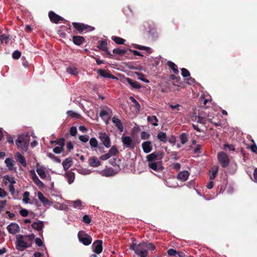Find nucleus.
Wrapping results in <instances>:
<instances>
[{"label":"nucleus","instance_id":"nucleus-1","mask_svg":"<svg viewBox=\"0 0 257 257\" xmlns=\"http://www.w3.org/2000/svg\"><path fill=\"white\" fill-rule=\"evenodd\" d=\"M164 156V153L162 151H156L148 155L147 160L149 163V167L155 171H162L164 169L162 164V159Z\"/></svg>","mask_w":257,"mask_h":257},{"label":"nucleus","instance_id":"nucleus-2","mask_svg":"<svg viewBox=\"0 0 257 257\" xmlns=\"http://www.w3.org/2000/svg\"><path fill=\"white\" fill-rule=\"evenodd\" d=\"M146 243L145 242H141L139 244L133 243L130 247V248L135 251L136 254L140 257H147L148 252L145 249Z\"/></svg>","mask_w":257,"mask_h":257},{"label":"nucleus","instance_id":"nucleus-3","mask_svg":"<svg viewBox=\"0 0 257 257\" xmlns=\"http://www.w3.org/2000/svg\"><path fill=\"white\" fill-rule=\"evenodd\" d=\"M30 137L28 135L22 134L18 137L16 141L17 146L24 151H27L28 148Z\"/></svg>","mask_w":257,"mask_h":257},{"label":"nucleus","instance_id":"nucleus-4","mask_svg":"<svg viewBox=\"0 0 257 257\" xmlns=\"http://www.w3.org/2000/svg\"><path fill=\"white\" fill-rule=\"evenodd\" d=\"M72 25L74 28L80 34H82L84 31L88 32L91 31L94 29V28L91 27L90 26L85 25L83 23L73 22L72 23Z\"/></svg>","mask_w":257,"mask_h":257},{"label":"nucleus","instance_id":"nucleus-5","mask_svg":"<svg viewBox=\"0 0 257 257\" xmlns=\"http://www.w3.org/2000/svg\"><path fill=\"white\" fill-rule=\"evenodd\" d=\"M219 163L223 168H226L228 166L229 160L227 155L223 152H219L217 155Z\"/></svg>","mask_w":257,"mask_h":257},{"label":"nucleus","instance_id":"nucleus-6","mask_svg":"<svg viewBox=\"0 0 257 257\" xmlns=\"http://www.w3.org/2000/svg\"><path fill=\"white\" fill-rule=\"evenodd\" d=\"M78 237L79 241L85 245H88L92 242L91 237L85 234L83 231H80L78 233Z\"/></svg>","mask_w":257,"mask_h":257},{"label":"nucleus","instance_id":"nucleus-7","mask_svg":"<svg viewBox=\"0 0 257 257\" xmlns=\"http://www.w3.org/2000/svg\"><path fill=\"white\" fill-rule=\"evenodd\" d=\"M99 139L103 144V145L106 148H108L111 146V142L109 136L105 133L100 132L98 133Z\"/></svg>","mask_w":257,"mask_h":257},{"label":"nucleus","instance_id":"nucleus-8","mask_svg":"<svg viewBox=\"0 0 257 257\" xmlns=\"http://www.w3.org/2000/svg\"><path fill=\"white\" fill-rule=\"evenodd\" d=\"M24 237V235L20 234L17 238V248L21 251L24 250L29 246L27 243L23 240Z\"/></svg>","mask_w":257,"mask_h":257},{"label":"nucleus","instance_id":"nucleus-9","mask_svg":"<svg viewBox=\"0 0 257 257\" xmlns=\"http://www.w3.org/2000/svg\"><path fill=\"white\" fill-rule=\"evenodd\" d=\"M107 45V43L106 41L103 40L99 41V45L97 47L99 50L104 51L108 55L109 58H112L113 55L109 51Z\"/></svg>","mask_w":257,"mask_h":257},{"label":"nucleus","instance_id":"nucleus-10","mask_svg":"<svg viewBox=\"0 0 257 257\" xmlns=\"http://www.w3.org/2000/svg\"><path fill=\"white\" fill-rule=\"evenodd\" d=\"M93 251L99 254L102 250V241L101 240H95L92 245Z\"/></svg>","mask_w":257,"mask_h":257},{"label":"nucleus","instance_id":"nucleus-11","mask_svg":"<svg viewBox=\"0 0 257 257\" xmlns=\"http://www.w3.org/2000/svg\"><path fill=\"white\" fill-rule=\"evenodd\" d=\"M121 139L123 145L124 147L132 149L134 148L135 146L133 144V140L130 137H122Z\"/></svg>","mask_w":257,"mask_h":257},{"label":"nucleus","instance_id":"nucleus-12","mask_svg":"<svg viewBox=\"0 0 257 257\" xmlns=\"http://www.w3.org/2000/svg\"><path fill=\"white\" fill-rule=\"evenodd\" d=\"M7 229L9 232L12 234H15L20 230L19 225L16 223H11L7 227Z\"/></svg>","mask_w":257,"mask_h":257},{"label":"nucleus","instance_id":"nucleus-13","mask_svg":"<svg viewBox=\"0 0 257 257\" xmlns=\"http://www.w3.org/2000/svg\"><path fill=\"white\" fill-rule=\"evenodd\" d=\"M49 17L50 21L55 24L58 23L60 21H64V19L61 16L58 15L53 11H50L49 13Z\"/></svg>","mask_w":257,"mask_h":257},{"label":"nucleus","instance_id":"nucleus-14","mask_svg":"<svg viewBox=\"0 0 257 257\" xmlns=\"http://www.w3.org/2000/svg\"><path fill=\"white\" fill-rule=\"evenodd\" d=\"M97 73L104 78H112L114 79L115 77L110 73L108 70H105L103 69H98L97 70Z\"/></svg>","mask_w":257,"mask_h":257},{"label":"nucleus","instance_id":"nucleus-15","mask_svg":"<svg viewBox=\"0 0 257 257\" xmlns=\"http://www.w3.org/2000/svg\"><path fill=\"white\" fill-rule=\"evenodd\" d=\"M72 41L76 45L80 46L85 42V39L81 36H74L72 37Z\"/></svg>","mask_w":257,"mask_h":257},{"label":"nucleus","instance_id":"nucleus-16","mask_svg":"<svg viewBox=\"0 0 257 257\" xmlns=\"http://www.w3.org/2000/svg\"><path fill=\"white\" fill-rule=\"evenodd\" d=\"M142 149L145 153H149L152 150V146L150 141H146L142 145Z\"/></svg>","mask_w":257,"mask_h":257},{"label":"nucleus","instance_id":"nucleus-17","mask_svg":"<svg viewBox=\"0 0 257 257\" xmlns=\"http://www.w3.org/2000/svg\"><path fill=\"white\" fill-rule=\"evenodd\" d=\"M126 80L133 88L138 89L142 87V85L140 83L137 81L132 79L130 78H126Z\"/></svg>","mask_w":257,"mask_h":257},{"label":"nucleus","instance_id":"nucleus-18","mask_svg":"<svg viewBox=\"0 0 257 257\" xmlns=\"http://www.w3.org/2000/svg\"><path fill=\"white\" fill-rule=\"evenodd\" d=\"M32 178L34 182L39 187L42 188L45 187L44 184L39 179L35 173L33 172Z\"/></svg>","mask_w":257,"mask_h":257},{"label":"nucleus","instance_id":"nucleus-19","mask_svg":"<svg viewBox=\"0 0 257 257\" xmlns=\"http://www.w3.org/2000/svg\"><path fill=\"white\" fill-rule=\"evenodd\" d=\"M7 167L10 171H16V168L14 167V161L10 158H7L5 161Z\"/></svg>","mask_w":257,"mask_h":257},{"label":"nucleus","instance_id":"nucleus-20","mask_svg":"<svg viewBox=\"0 0 257 257\" xmlns=\"http://www.w3.org/2000/svg\"><path fill=\"white\" fill-rule=\"evenodd\" d=\"M189 176V173L187 171L180 172L177 175V179L183 182L186 181Z\"/></svg>","mask_w":257,"mask_h":257},{"label":"nucleus","instance_id":"nucleus-21","mask_svg":"<svg viewBox=\"0 0 257 257\" xmlns=\"http://www.w3.org/2000/svg\"><path fill=\"white\" fill-rule=\"evenodd\" d=\"M112 121L114 123L115 126L118 130L122 132L123 131V127L120 120L116 117H113L112 118Z\"/></svg>","mask_w":257,"mask_h":257},{"label":"nucleus","instance_id":"nucleus-22","mask_svg":"<svg viewBox=\"0 0 257 257\" xmlns=\"http://www.w3.org/2000/svg\"><path fill=\"white\" fill-rule=\"evenodd\" d=\"M89 166L93 167H98L100 165V162L95 157H91L89 159Z\"/></svg>","mask_w":257,"mask_h":257},{"label":"nucleus","instance_id":"nucleus-23","mask_svg":"<svg viewBox=\"0 0 257 257\" xmlns=\"http://www.w3.org/2000/svg\"><path fill=\"white\" fill-rule=\"evenodd\" d=\"M17 161L24 167L27 166V162L25 158L20 153H17Z\"/></svg>","mask_w":257,"mask_h":257},{"label":"nucleus","instance_id":"nucleus-24","mask_svg":"<svg viewBox=\"0 0 257 257\" xmlns=\"http://www.w3.org/2000/svg\"><path fill=\"white\" fill-rule=\"evenodd\" d=\"M38 197L44 205H47L50 204V201L44 196L41 192H38Z\"/></svg>","mask_w":257,"mask_h":257},{"label":"nucleus","instance_id":"nucleus-25","mask_svg":"<svg viewBox=\"0 0 257 257\" xmlns=\"http://www.w3.org/2000/svg\"><path fill=\"white\" fill-rule=\"evenodd\" d=\"M31 226L34 229L38 231H41L44 227V223L42 221H39V222H34Z\"/></svg>","mask_w":257,"mask_h":257},{"label":"nucleus","instance_id":"nucleus-26","mask_svg":"<svg viewBox=\"0 0 257 257\" xmlns=\"http://www.w3.org/2000/svg\"><path fill=\"white\" fill-rule=\"evenodd\" d=\"M65 177L69 184L72 183L75 179V174L72 172H67L65 174Z\"/></svg>","mask_w":257,"mask_h":257},{"label":"nucleus","instance_id":"nucleus-27","mask_svg":"<svg viewBox=\"0 0 257 257\" xmlns=\"http://www.w3.org/2000/svg\"><path fill=\"white\" fill-rule=\"evenodd\" d=\"M72 159L71 158H66L62 163L64 170H68L72 166Z\"/></svg>","mask_w":257,"mask_h":257},{"label":"nucleus","instance_id":"nucleus-28","mask_svg":"<svg viewBox=\"0 0 257 257\" xmlns=\"http://www.w3.org/2000/svg\"><path fill=\"white\" fill-rule=\"evenodd\" d=\"M104 176L106 177L113 176L115 175L116 173L114 172L113 169L111 168H106L103 171Z\"/></svg>","mask_w":257,"mask_h":257},{"label":"nucleus","instance_id":"nucleus-29","mask_svg":"<svg viewBox=\"0 0 257 257\" xmlns=\"http://www.w3.org/2000/svg\"><path fill=\"white\" fill-rule=\"evenodd\" d=\"M157 138L163 143H166L167 142L166 134L163 132H160L158 134Z\"/></svg>","mask_w":257,"mask_h":257},{"label":"nucleus","instance_id":"nucleus-30","mask_svg":"<svg viewBox=\"0 0 257 257\" xmlns=\"http://www.w3.org/2000/svg\"><path fill=\"white\" fill-rule=\"evenodd\" d=\"M147 120L148 122L151 123L153 126H156L158 125V119L157 117L155 115L148 116L147 117Z\"/></svg>","mask_w":257,"mask_h":257},{"label":"nucleus","instance_id":"nucleus-31","mask_svg":"<svg viewBox=\"0 0 257 257\" xmlns=\"http://www.w3.org/2000/svg\"><path fill=\"white\" fill-rule=\"evenodd\" d=\"M0 41L2 43H5L8 45L11 41L10 36L6 34H3L0 35Z\"/></svg>","mask_w":257,"mask_h":257},{"label":"nucleus","instance_id":"nucleus-32","mask_svg":"<svg viewBox=\"0 0 257 257\" xmlns=\"http://www.w3.org/2000/svg\"><path fill=\"white\" fill-rule=\"evenodd\" d=\"M167 65L173 71L175 74H177L179 73L177 65L172 61H168Z\"/></svg>","mask_w":257,"mask_h":257},{"label":"nucleus","instance_id":"nucleus-33","mask_svg":"<svg viewBox=\"0 0 257 257\" xmlns=\"http://www.w3.org/2000/svg\"><path fill=\"white\" fill-rule=\"evenodd\" d=\"M206 116L202 115V111H199L198 113V119L197 120V122L198 123L201 124H205L206 123Z\"/></svg>","mask_w":257,"mask_h":257},{"label":"nucleus","instance_id":"nucleus-34","mask_svg":"<svg viewBox=\"0 0 257 257\" xmlns=\"http://www.w3.org/2000/svg\"><path fill=\"white\" fill-rule=\"evenodd\" d=\"M127 51V49H120L119 48H115L113 50L112 52L114 54L122 56L125 54Z\"/></svg>","mask_w":257,"mask_h":257},{"label":"nucleus","instance_id":"nucleus-35","mask_svg":"<svg viewBox=\"0 0 257 257\" xmlns=\"http://www.w3.org/2000/svg\"><path fill=\"white\" fill-rule=\"evenodd\" d=\"M111 39L116 44L118 45L123 44L125 41V40L117 37V36H112L111 37Z\"/></svg>","mask_w":257,"mask_h":257},{"label":"nucleus","instance_id":"nucleus-36","mask_svg":"<svg viewBox=\"0 0 257 257\" xmlns=\"http://www.w3.org/2000/svg\"><path fill=\"white\" fill-rule=\"evenodd\" d=\"M134 47L136 49L141 50H146L147 51L148 53H151L152 50L151 49L150 47L141 46L138 44H135L134 46Z\"/></svg>","mask_w":257,"mask_h":257},{"label":"nucleus","instance_id":"nucleus-37","mask_svg":"<svg viewBox=\"0 0 257 257\" xmlns=\"http://www.w3.org/2000/svg\"><path fill=\"white\" fill-rule=\"evenodd\" d=\"M180 140L182 144H185L188 141V135L186 133H183L180 136Z\"/></svg>","mask_w":257,"mask_h":257},{"label":"nucleus","instance_id":"nucleus-38","mask_svg":"<svg viewBox=\"0 0 257 257\" xmlns=\"http://www.w3.org/2000/svg\"><path fill=\"white\" fill-rule=\"evenodd\" d=\"M108 153L109 154L111 157L116 156L118 153V151L116 146H113L111 147Z\"/></svg>","mask_w":257,"mask_h":257},{"label":"nucleus","instance_id":"nucleus-39","mask_svg":"<svg viewBox=\"0 0 257 257\" xmlns=\"http://www.w3.org/2000/svg\"><path fill=\"white\" fill-rule=\"evenodd\" d=\"M89 144L91 146V149L98 147V142L95 138H92L90 139L89 141Z\"/></svg>","mask_w":257,"mask_h":257},{"label":"nucleus","instance_id":"nucleus-40","mask_svg":"<svg viewBox=\"0 0 257 257\" xmlns=\"http://www.w3.org/2000/svg\"><path fill=\"white\" fill-rule=\"evenodd\" d=\"M36 171H37L38 174L40 176V177L42 179H45L46 177V174L43 168H37Z\"/></svg>","mask_w":257,"mask_h":257},{"label":"nucleus","instance_id":"nucleus-41","mask_svg":"<svg viewBox=\"0 0 257 257\" xmlns=\"http://www.w3.org/2000/svg\"><path fill=\"white\" fill-rule=\"evenodd\" d=\"M21 52L19 50L15 51L12 54V57L15 60H17L20 58Z\"/></svg>","mask_w":257,"mask_h":257},{"label":"nucleus","instance_id":"nucleus-42","mask_svg":"<svg viewBox=\"0 0 257 257\" xmlns=\"http://www.w3.org/2000/svg\"><path fill=\"white\" fill-rule=\"evenodd\" d=\"M136 74L138 76H139V79L141 80L146 82V83H149V80L145 78L144 77V75L141 73V72H136Z\"/></svg>","mask_w":257,"mask_h":257},{"label":"nucleus","instance_id":"nucleus-43","mask_svg":"<svg viewBox=\"0 0 257 257\" xmlns=\"http://www.w3.org/2000/svg\"><path fill=\"white\" fill-rule=\"evenodd\" d=\"M82 206V202L80 200H77L73 202V206L75 208L80 209Z\"/></svg>","mask_w":257,"mask_h":257},{"label":"nucleus","instance_id":"nucleus-44","mask_svg":"<svg viewBox=\"0 0 257 257\" xmlns=\"http://www.w3.org/2000/svg\"><path fill=\"white\" fill-rule=\"evenodd\" d=\"M181 74L183 77H187L190 76V73L189 71L186 68H183L181 69Z\"/></svg>","mask_w":257,"mask_h":257},{"label":"nucleus","instance_id":"nucleus-45","mask_svg":"<svg viewBox=\"0 0 257 257\" xmlns=\"http://www.w3.org/2000/svg\"><path fill=\"white\" fill-rule=\"evenodd\" d=\"M65 140L63 138L55 141V142L57 145H59L60 147L63 148L65 145Z\"/></svg>","mask_w":257,"mask_h":257},{"label":"nucleus","instance_id":"nucleus-46","mask_svg":"<svg viewBox=\"0 0 257 257\" xmlns=\"http://www.w3.org/2000/svg\"><path fill=\"white\" fill-rule=\"evenodd\" d=\"M67 114L68 116H71L72 117L74 118H78L79 117V114L73 111V110H68L67 111Z\"/></svg>","mask_w":257,"mask_h":257},{"label":"nucleus","instance_id":"nucleus-47","mask_svg":"<svg viewBox=\"0 0 257 257\" xmlns=\"http://www.w3.org/2000/svg\"><path fill=\"white\" fill-rule=\"evenodd\" d=\"M67 72L73 75H75L77 73V69L74 67H68L67 68Z\"/></svg>","mask_w":257,"mask_h":257},{"label":"nucleus","instance_id":"nucleus-48","mask_svg":"<svg viewBox=\"0 0 257 257\" xmlns=\"http://www.w3.org/2000/svg\"><path fill=\"white\" fill-rule=\"evenodd\" d=\"M130 99L132 101V102L134 103L136 109L139 110L141 107L139 103L132 96L130 97Z\"/></svg>","mask_w":257,"mask_h":257},{"label":"nucleus","instance_id":"nucleus-49","mask_svg":"<svg viewBox=\"0 0 257 257\" xmlns=\"http://www.w3.org/2000/svg\"><path fill=\"white\" fill-rule=\"evenodd\" d=\"M145 243H146V246H145V249L146 248H147L148 249H150L151 250H154L156 249L155 245L154 244H153L152 243H150V242H149V243L145 242Z\"/></svg>","mask_w":257,"mask_h":257},{"label":"nucleus","instance_id":"nucleus-50","mask_svg":"<svg viewBox=\"0 0 257 257\" xmlns=\"http://www.w3.org/2000/svg\"><path fill=\"white\" fill-rule=\"evenodd\" d=\"M168 255L170 256H175L177 254H179V252L173 248H170L167 251Z\"/></svg>","mask_w":257,"mask_h":257},{"label":"nucleus","instance_id":"nucleus-51","mask_svg":"<svg viewBox=\"0 0 257 257\" xmlns=\"http://www.w3.org/2000/svg\"><path fill=\"white\" fill-rule=\"evenodd\" d=\"M141 139L143 140H148L150 137V135L146 132H143L141 134Z\"/></svg>","mask_w":257,"mask_h":257},{"label":"nucleus","instance_id":"nucleus-52","mask_svg":"<svg viewBox=\"0 0 257 257\" xmlns=\"http://www.w3.org/2000/svg\"><path fill=\"white\" fill-rule=\"evenodd\" d=\"M89 136L87 135H82L79 137V139L83 143H86L89 140Z\"/></svg>","mask_w":257,"mask_h":257},{"label":"nucleus","instance_id":"nucleus-53","mask_svg":"<svg viewBox=\"0 0 257 257\" xmlns=\"http://www.w3.org/2000/svg\"><path fill=\"white\" fill-rule=\"evenodd\" d=\"M64 150V148L61 147H56L54 148L53 151L56 154H60Z\"/></svg>","mask_w":257,"mask_h":257},{"label":"nucleus","instance_id":"nucleus-54","mask_svg":"<svg viewBox=\"0 0 257 257\" xmlns=\"http://www.w3.org/2000/svg\"><path fill=\"white\" fill-rule=\"evenodd\" d=\"M83 221L86 224H89L91 222V218L88 215H85L83 217Z\"/></svg>","mask_w":257,"mask_h":257},{"label":"nucleus","instance_id":"nucleus-55","mask_svg":"<svg viewBox=\"0 0 257 257\" xmlns=\"http://www.w3.org/2000/svg\"><path fill=\"white\" fill-rule=\"evenodd\" d=\"M77 133V128L75 126H72L70 129V134L72 136H75Z\"/></svg>","mask_w":257,"mask_h":257},{"label":"nucleus","instance_id":"nucleus-56","mask_svg":"<svg viewBox=\"0 0 257 257\" xmlns=\"http://www.w3.org/2000/svg\"><path fill=\"white\" fill-rule=\"evenodd\" d=\"M6 179L10 183V185H14L16 183V181L14 179V178L9 177V176H7L5 177Z\"/></svg>","mask_w":257,"mask_h":257},{"label":"nucleus","instance_id":"nucleus-57","mask_svg":"<svg viewBox=\"0 0 257 257\" xmlns=\"http://www.w3.org/2000/svg\"><path fill=\"white\" fill-rule=\"evenodd\" d=\"M99 115L101 117H107L108 116V112L105 110H101L100 111Z\"/></svg>","mask_w":257,"mask_h":257},{"label":"nucleus","instance_id":"nucleus-58","mask_svg":"<svg viewBox=\"0 0 257 257\" xmlns=\"http://www.w3.org/2000/svg\"><path fill=\"white\" fill-rule=\"evenodd\" d=\"M20 213L23 217H26L28 215V211L26 209H22L20 211Z\"/></svg>","mask_w":257,"mask_h":257},{"label":"nucleus","instance_id":"nucleus-59","mask_svg":"<svg viewBox=\"0 0 257 257\" xmlns=\"http://www.w3.org/2000/svg\"><path fill=\"white\" fill-rule=\"evenodd\" d=\"M66 147L67 149V150L69 152H70L71 150L73 149L74 146L71 142H69L67 143Z\"/></svg>","mask_w":257,"mask_h":257},{"label":"nucleus","instance_id":"nucleus-60","mask_svg":"<svg viewBox=\"0 0 257 257\" xmlns=\"http://www.w3.org/2000/svg\"><path fill=\"white\" fill-rule=\"evenodd\" d=\"M111 156L108 153L100 156V159L101 160H106L110 158Z\"/></svg>","mask_w":257,"mask_h":257},{"label":"nucleus","instance_id":"nucleus-61","mask_svg":"<svg viewBox=\"0 0 257 257\" xmlns=\"http://www.w3.org/2000/svg\"><path fill=\"white\" fill-rule=\"evenodd\" d=\"M218 172V170L216 169V170H214L211 174L210 175V180H213L216 177L217 174Z\"/></svg>","mask_w":257,"mask_h":257},{"label":"nucleus","instance_id":"nucleus-62","mask_svg":"<svg viewBox=\"0 0 257 257\" xmlns=\"http://www.w3.org/2000/svg\"><path fill=\"white\" fill-rule=\"evenodd\" d=\"M224 148L225 149L227 148L229 150H231V151L235 150L234 146L232 145L225 144L224 145Z\"/></svg>","mask_w":257,"mask_h":257},{"label":"nucleus","instance_id":"nucleus-63","mask_svg":"<svg viewBox=\"0 0 257 257\" xmlns=\"http://www.w3.org/2000/svg\"><path fill=\"white\" fill-rule=\"evenodd\" d=\"M35 242L39 246H41L43 245V242L42 240L39 238H36Z\"/></svg>","mask_w":257,"mask_h":257},{"label":"nucleus","instance_id":"nucleus-64","mask_svg":"<svg viewBox=\"0 0 257 257\" xmlns=\"http://www.w3.org/2000/svg\"><path fill=\"white\" fill-rule=\"evenodd\" d=\"M7 195V192L2 188H0V197L4 198Z\"/></svg>","mask_w":257,"mask_h":257}]
</instances>
